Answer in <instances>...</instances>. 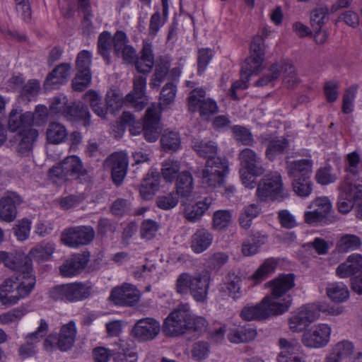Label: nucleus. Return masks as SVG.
<instances>
[{
  "mask_svg": "<svg viewBox=\"0 0 362 362\" xmlns=\"http://www.w3.org/2000/svg\"><path fill=\"white\" fill-rule=\"evenodd\" d=\"M26 267L27 272L6 278L0 284V303L2 305L13 306L33 292L36 279L28 263Z\"/></svg>",
  "mask_w": 362,
  "mask_h": 362,
  "instance_id": "f257e3e1",
  "label": "nucleus"
},
{
  "mask_svg": "<svg viewBox=\"0 0 362 362\" xmlns=\"http://www.w3.org/2000/svg\"><path fill=\"white\" fill-rule=\"evenodd\" d=\"M210 281L211 274L207 271L194 275L183 272L177 276L175 288L179 294L185 295L189 292L196 302L204 303L207 299Z\"/></svg>",
  "mask_w": 362,
  "mask_h": 362,
  "instance_id": "f03ea898",
  "label": "nucleus"
},
{
  "mask_svg": "<svg viewBox=\"0 0 362 362\" xmlns=\"http://www.w3.org/2000/svg\"><path fill=\"white\" fill-rule=\"evenodd\" d=\"M8 125L11 132H20L22 136L18 144L20 151L30 150L38 136L37 131L30 128L33 125L32 112H22V110L18 109L12 110L9 115Z\"/></svg>",
  "mask_w": 362,
  "mask_h": 362,
  "instance_id": "7ed1b4c3",
  "label": "nucleus"
},
{
  "mask_svg": "<svg viewBox=\"0 0 362 362\" xmlns=\"http://www.w3.org/2000/svg\"><path fill=\"white\" fill-rule=\"evenodd\" d=\"M295 286L294 275L291 274H281L276 278L269 281L264 286L269 288V293L264 297H268L267 303L269 305L275 303L286 306L284 313L287 312L292 304V299L287 293Z\"/></svg>",
  "mask_w": 362,
  "mask_h": 362,
  "instance_id": "20e7f679",
  "label": "nucleus"
},
{
  "mask_svg": "<svg viewBox=\"0 0 362 362\" xmlns=\"http://www.w3.org/2000/svg\"><path fill=\"white\" fill-rule=\"evenodd\" d=\"M238 158L241 165L240 175L243 184L247 188H254L253 177L260 176L265 171L260 156L253 150L246 148L240 152Z\"/></svg>",
  "mask_w": 362,
  "mask_h": 362,
  "instance_id": "39448f33",
  "label": "nucleus"
},
{
  "mask_svg": "<svg viewBox=\"0 0 362 362\" xmlns=\"http://www.w3.org/2000/svg\"><path fill=\"white\" fill-rule=\"evenodd\" d=\"M339 189V211L347 214L355 206L356 216L362 219V184L350 185L348 182H341Z\"/></svg>",
  "mask_w": 362,
  "mask_h": 362,
  "instance_id": "423d86ee",
  "label": "nucleus"
},
{
  "mask_svg": "<svg viewBox=\"0 0 362 362\" xmlns=\"http://www.w3.org/2000/svg\"><path fill=\"white\" fill-rule=\"evenodd\" d=\"M92 293L93 288L89 284L74 282L54 287L49 291V296L54 300L74 303L89 298Z\"/></svg>",
  "mask_w": 362,
  "mask_h": 362,
  "instance_id": "0eeeda50",
  "label": "nucleus"
},
{
  "mask_svg": "<svg viewBox=\"0 0 362 362\" xmlns=\"http://www.w3.org/2000/svg\"><path fill=\"white\" fill-rule=\"evenodd\" d=\"M229 173L228 162L222 158H214L206 160L199 177L202 184L208 187H221Z\"/></svg>",
  "mask_w": 362,
  "mask_h": 362,
  "instance_id": "6e6552de",
  "label": "nucleus"
},
{
  "mask_svg": "<svg viewBox=\"0 0 362 362\" xmlns=\"http://www.w3.org/2000/svg\"><path fill=\"white\" fill-rule=\"evenodd\" d=\"M257 196L262 201L268 198L272 199L286 198L288 193L284 187L281 175L274 172L265 175L257 186Z\"/></svg>",
  "mask_w": 362,
  "mask_h": 362,
  "instance_id": "1a4fd4ad",
  "label": "nucleus"
},
{
  "mask_svg": "<svg viewBox=\"0 0 362 362\" xmlns=\"http://www.w3.org/2000/svg\"><path fill=\"white\" fill-rule=\"evenodd\" d=\"M77 332L76 322L71 320L62 325L57 336L49 335L45 340L44 346L47 350L54 346L62 351L70 350L75 344Z\"/></svg>",
  "mask_w": 362,
  "mask_h": 362,
  "instance_id": "9d476101",
  "label": "nucleus"
},
{
  "mask_svg": "<svg viewBox=\"0 0 362 362\" xmlns=\"http://www.w3.org/2000/svg\"><path fill=\"white\" fill-rule=\"evenodd\" d=\"M268 297H264L259 303L255 305H247L240 313L242 319L246 321L264 320L272 315H280L284 313L286 306L273 303L269 305Z\"/></svg>",
  "mask_w": 362,
  "mask_h": 362,
  "instance_id": "9b49d317",
  "label": "nucleus"
},
{
  "mask_svg": "<svg viewBox=\"0 0 362 362\" xmlns=\"http://www.w3.org/2000/svg\"><path fill=\"white\" fill-rule=\"evenodd\" d=\"M189 317V304L180 305L165 320L163 326V332L168 336H178L185 333L187 331Z\"/></svg>",
  "mask_w": 362,
  "mask_h": 362,
  "instance_id": "f8f14e48",
  "label": "nucleus"
},
{
  "mask_svg": "<svg viewBox=\"0 0 362 362\" xmlns=\"http://www.w3.org/2000/svg\"><path fill=\"white\" fill-rule=\"evenodd\" d=\"M95 237L91 226H78L64 229L61 235L62 243L69 247L78 248L89 244Z\"/></svg>",
  "mask_w": 362,
  "mask_h": 362,
  "instance_id": "ddd939ff",
  "label": "nucleus"
},
{
  "mask_svg": "<svg viewBox=\"0 0 362 362\" xmlns=\"http://www.w3.org/2000/svg\"><path fill=\"white\" fill-rule=\"evenodd\" d=\"M332 327L327 323L317 324L306 329L301 338L303 344L310 349L325 347L329 342Z\"/></svg>",
  "mask_w": 362,
  "mask_h": 362,
  "instance_id": "4468645a",
  "label": "nucleus"
},
{
  "mask_svg": "<svg viewBox=\"0 0 362 362\" xmlns=\"http://www.w3.org/2000/svg\"><path fill=\"white\" fill-rule=\"evenodd\" d=\"M313 304H307L294 311L288 320L289 329L292 332H303L311 323L318 320V314Z\"/></svg>",
  "mask_w": 362,
  "mask_h": 362,
  "instance_id": "2eb2a0df",
  "label": "nucleus"
},
{
  "mask_svg": "<svg viewBox=\"0 0 362 362\" xmlns=\"http://www.w3.org/2000/svg\"><path fill=\"white\" fill-rule=\"evenodd\" d=\"M85 170L80 158L76 156L66 157L62 163L49 170V177H73L78 178L83 175Z\"/></svg>",
  "mask_w": 362,
  "mask_h": 362,
  "instance_id": "dca6fc26",
  "label": "nucleus"
},
{
  "mask_svg": "<svg viewBox=\"0 0 362 362\" xmlns=\"http://www.w3.org/2000/svg\"><path fill=\"white\" fill-rule=\"evenodd\" d=\"M128 164V156L124 152L112 153L105 159L104 167L111 170L112 179L116 185L122 183L127 172Z\"/></svg>",
  "mask_w": 362,
  "mask_h": 362,
  "instance_id": "f3484780",
  "label": "nucleus"
},
{
  "mask_svg": "<svg viewBox=\"0 0 362 362\" xmlns=\"http://www.w3.org/2000/svg\"><path fill=\"white\" fill-rule=\"evenodd\" d=\"M160 331V322L152 317L139 320L134 325L132 335L139 341H147L155 339Z\"/></svg>",
  "mask_w": 362,
  "mask_h": 362,
  "instance_id": "a211bd4d",
  "label": "nucleus"
},
{
  "mask_svg": "<svg viewBox=\"0 0 362 362\" xmlns=\"http://www.w3.org/2000/svg\"><path fill=\"white\" fill-rule=\"evenodd\" d=\"M160 109L153 105L146 110L143 127L144 136L148 142L156 141L161 132L160 124Z\"/></svg>",
  "mask_w": 362,
  "mask_h": 362,
  "instance_id": "6ab92c4d",
  "label": "nucleus"
},
{
  "mask_svg": "<svg viewBox=\"0 0 362 362\" xmlns=\"http://www.w3.org/2000/svg\"><path fill=\"white\" fill-rule=\"evenodd\" d=\"M88 252L76 253L65 259L59 267V273L64 277H73L78 275L86 268L89 262Z\"/></svg>",
  "mask_w": 362,
  "mask_h": 362,
  "instance_id": "aec40b11",
  "label": "nucleus"
},
{
  "mask_svg": "<svg viewBox=\"0 0 362 362\" xmlns=\"http://www.w3.org/2000/svg\"><path fill=\"white\" fill-rule=\"evenodd\" d=\"M344 171L346 176L341 182L362 184V157L356 151L346 155Z\"/></svg>",
  "mask_w": 362,
  "mask_h": 362,
  "instance_id": "412c9836",
  "label": "nucleus"
},
{
  "mask_svg": "<svg viewBox=\"0 0 362 362\" xmlns=\"http://www.w3.org/2000/svg\"><path fill=\"white\" fill-rule=\"evenodd\" d=\"M48 329V322L45 319H41L36 331L26 336L25 344L19 348V355L22 358L33 356L36 352L37 344L47 334Z\"/></svg>",
  "mask_w": 362,
  "mask_h": 362,
  "instance_id": "4be33fe9",
  "label": "nucleus"
},
{
  "mask_svg": "<svg viewBox=\"0 0 362 362\" xmlns=\"http://www.w3.org/2000/svg\"><path fill=\"white\" fill-rule=\"evenodd\" d=\"M278 344L281 349L278 362H306L305 356L300 353V346L296 340L280 338Z\"/></svg>",
  "mask_w": 362,
  "mask_h": 362,
  "instance_id": "5701e85b",
  "label": "nucleus"
},
{
  "mask_svg": "<svg viewBox=\"0 0 362 362\" xmlns=\"http://www.w3.org/2000/svg\"><path fill=\"white\" fill-rule=\"evenodd\" d=\"M22 203L21 197L14 192H7L0 199V219L11 223L17 217V207Z\"/></svg>",
  "mask_w": 362,
  "mask_h": 362,
  "instance_id": "b1692460",
  "label": "nucleus"
},
{
  "mask_svg": "<svg viewBox=\"0 0 362 362\" xmlns=\"http://www.w3.org/2000/svg\"><path fill=\"white\" fill-rule=\"evenodd\" d=\"M110 298L116 305L132 306L139 301L140 292L133 285L124 284L112 291Z\"/></svg>",
  "mask_w": 362,
  "mask_h": 362,
  "instance_id": "393cba45",
  "label": "nucleus"
},
{
  "mask_svg": "<svg viewBox=\"0 0 362 362\" xmlns=\"http://www.w3.org/2000/svg\"><path fill=\"white\" fill-rule=\"evenodd\" d=\"M146 79L141 76H135L132 92L125 98V102L137 110H141L147 103L145 95Z\"/></svg>",
  "mask_w": 362,
  "mask_h": 362,
  "instance_id": "a878e982",
  "label": "nucleus"
},
{
  "mask_svg": "<svg viewBox=\"0 0 362 362\" xmlns=\"http://www.w3.org/2000/svg\"><path fill=\"white\" fill-rule=\"evenodd\" d=\"M127 37L122 31H117L114 35V50L118 57H121L125 62L132 63L136 57V50L127 45Z\"/></svg>",
  "mask_w": 362,
  "mask_h": 362,
  "instance_id": "bb28decb",
  "label": "nucleus"
},
{
  "mask_svg": "<svg viewBox=\"0 0 362 362\" xmlns=\"http://www.w3.org/2000/svg\"><path fill=\"white\" fill-rule=\"evenodd\" d=\"M329 352L341 361L351 359L352 362H359L362 358L361 352L354 354V345L349 340L338 341L332 346Z\"/></svg>",
  "mask_w": 362,
  "mask_h": 362,
  "instance_id": "cd10ccee",
  "label": "nucleus"
},
{
  "mask_svg": "<svg viewBox=\"0 0 362 362\" xmlns=\"http://www.w3.org/2000/svg\"><path fill=\"white\" fill-rule=\"evenodd\" d=\"M2 254L0 257V264L4 263V266L13 271H18L19 274L27 272V263L30 267V272H33L32 262L28 257H21L13 253L7 252L6 251H0Z\"/></svg>",
  "mask_w": 362,
  "mask_h": 362,
  "instance_id": "c85d7f7f",
  "label": "nucleus"
},
{
  "mask_svg": "<svg viewBox=\"0 0 362 362\" xmlns=\"http://www.w3.org/2000/svg\"><path fill=\"white\" fill-rule=\"evenodd\" d=\"M212 204V199L206 197L194 204H187L184 208V217L189 222L199 221Z\"/></svg>",
  "mask_w": 362,
  "mask_h": 362,
  "instance_id": "c756f323",
  "label": "nucleus"
},
{
  "mask_svg": "<svg viewBox=\"0 0 362 362\" xmlns=\"http://www.w3.org/2000/svg\"><path fill=\"white\" fill-rule=\"evenodd\" d=\"M362 269V255L354 253L348 257L346 260L340 264L337 269L336 274L341 279L348 278Z\"/></svg>",
  "mask_w": 362,
  "mask_h": 362,
  "instance_id": "7c9ffc66",
  "label": "nucleus"
},
{
  "mask_svg": "<svg viewBox=\"0 0 362 362\" xmlns=\"http://www.w3.org/2000/svg\"><path fill=\"white\" fill-rule=\"evenodd\" d=\"M313 168V160L310 158L300 159L287 163V171L291 178L310 177Z\"/></svg>",
  "mask_w": 362,
  "mask_h": 362,
  "instance_id": "2f4dec72",
  "label": "nucleus"
},
{
  "mask_svg": "<svg viewBox=\"0 0 362 362\" xmlns=\"http://www.w3.org/2000/svg\"><path fill=\"white\" fill-rule=\"evenodd\" d=\"M213 240L214 235L211 232L205 228L199 229L192 236L191 248L197 254L202 253L211 246Z\"/></svg>",
  "mask_w": 362,
  "mask_h": 362,
  "instance_id": "473e14b6",
  "label": "nucleus"
},
{
  "mask_svg": "<svg viewBox=\"0 0 362 362\" xmlns=\"http://www.w3.org/2000/svg\"><path fill=\"white\" fill-rule=\"evenodd\" d=\"M71 66L69 64H61L50 72L45 80V86L47 88H55L66 81L70 75Z\"/></svg>",
  "mask_w": 362,
  "mask_h": 362,
  "instance_id": "72a5a7b5",
  "label": "nucleus"
},
{
  "mask_svg": "<svg viewBox=\"0 0 362 362\" xmlns=\"http://www.w3.org/2000/svg\"><path fill=\"white\" fill-rule=\"evenodd\" d=\"M160 186L159 176L156 173H148L139 186V194L142 199L149 200L153 198Z\"/></svg>",
  "mask_w": 362,
  "mask_h": 362,
  "instance_id": "f704fd0d",
  "label": "nucleus"
},
{
  "mask_svg": "<svg viewBox=\"0 0 362 362\" xmlns=\"http://www.w3.org/2000/svg\"><path fill=\"white\" fill-rule=\"evenodd\" d=\"M55 250V245L49 242H42L33 247L28 253V259L37 262L49 261Z\"/></svg>",
  "mask_w": 362,
  "mask_h": 362,
  "instance_id": "c9c22d12",
  "label": "nucleus"
},
{
  "mask_svg": "<svg viewBox=\"0 0 362 362\" xmlns=\"http://www.w3.org/2000/svg\"><path fill=\"white\" fill-rule=\"evenodd\" d=\"M154 64V57L151 42L148 40L143 42L141 57L136 62V68L139 72L148 73Z\"/></svg>",
  "mask_w": 362,
  "mask_h": 362,
  "instance_id": "e433bc0d",
  "label": "nucleus"
},
{
  "mask_svg": "<svg viewBox=\"0 0 362 362\" xmlns=\"http://www.w3.org/2000/svg\"><path fill=\"white\" fill-rule=\"evenodd\" d=\"M67 136V129L62 124L57 122H51L48 124L46 129V139L48 143L62 144L66 141Z\"/></svg>",
  "mask_w": 362,
  "mask_h": 362,
  "instance_id": "4c0bfd02",
  "label": "nucleus"
},
{
  "mask_svg": "<svg viewBox=\"0 0 362 362\" xmlns=\"http://www.w3.org/2000/svg\"><path fill=\"white\" fill-rule=\"evenodd\" d=\"M326 294L328 298L337 303L346 301L349 298V291L343 283L332 282L327 284Z\"/></svg>",
  "mask_w": 362,
  "mask_h": 362,
  "instance_id": "58836bf2",
  "label": "nucleus"
},
{
  "mask_svg": "<svg viewBox=\"0 0 362 362\" xmlns=\"http://www.w3.org/2000/svg\"><path fill=\"white\" fill-rule=\"evenodd\" d=\"M257 331L251 327H238L230 330L228 339L231 343H247L255 339Z\"/></svg>",
  "mask_w": 362,
  "mask_h": 362,
  "instance_id": "ea45409f",
  "label": "nucleus"
},
{
  "mask_svg": "<svg viewBox=\"0 0 362 362\" xmlns=\"http://www.w3.org/2000/svg\"><path fill=\"white\" fill-rule=\"evenodd\" d=\"M176 194L183 197H189L194 189V182L192 174L182 171L176 178Z\"/></svg>",
  "mask_w": 362,
  "mask_h": 362,
  "instance_id": "a19ab883",
  "label": "nucleus"
},
{
  "mask_svg": "<svg viewBox=\"0 0 362 362\" xmlns=\"http://www.w3.org/2000/svg\"><path fill=\"white\" fill-rule=\"evenodd\" d=\"M278 66L279 76L282 74L284 86L289 88L294 87L299 82L294 66L288 61H281L278 62Z\"/></svg>",
  "mask_w": 362,
  "mask_h": 362,
  "instance_id": "79ce46f5",
  "label": "nucleus"
},
{
  "mask_svg": "<svg viewBox=\"0 0 362 362\" xmlns=\"http://www.w3.org/2000/svg\"><path fill=\"white\" fill-rule=\"evenodd\" d=\"M362 245L361 238L354 234H342L337 243V249L341 252L359 250Z\"/></svg>",
  "mask_w": 362,
  "mask_h": 362,
  "instance_id": "37998d69",
  "label": "nucleus"
},
{
  "mask_svg": "<svg viewBox=\"0 0 362 362\" xmlns=\"http://www.w3.org/2000/svg\"><path fill=\"white\" fill-rule=\"evenodd\" d=\"M180 169V161L169 158L162 163L160 174L165 182L172 183L179 175Z\"/></svg>",
  "mask_w": 362,
  "mask_h": 362,
  "instance_id": "c03bdc74",
  "label": "nucleus"
},
{
  "mask_svg": "<svg viewBox=\"0 0 362 362\" xmlns=\"http://www.w3.org/2000/svg\"><path fill=\"white\" fill-rule=\"evenodd\" d=\"M261 213V208L258 204H251L245 206L239 216V223L242 228L247 229L252 220L257 218Z\"/></svg>",
  "mask_w": 362,
  "mask_h": 362,
  "instance_id": "a18cd8bd",
  "label": "nucleus"
},
{
  "mask_svg": "<svg viewBox=\"0 0 362 362\" xmlns=\"http://www.w3.org/2000/svg\"><path fill=\"white\" fill-rule=\"evenodd\" d=\"M292 188L296 195L300 197H308L312 193L313 183L310 177L292 178Z\"/></svg>",
  "mask_w": 362,
  "mask_h": 362,
  "instance_id": "49530a36",
  "label": "nucleus"
},
{
  "mask_svg": "<svg viewBox=\"0 0 362 362\" xmlns=\"http://www.w3.org/2000/svg\"><path fill=\"white\" fill-rule=\"evenodd\" d=\"M202 88H196L191 90L187 97V108L189 112H197L208 98Z\"/></svg>",
  "mask_w": 362,
  "mask_h": 362,
  "instance_id": "de8ad7c7",
  "label": "nucleus"
},
{
  "mask_svg": "<svg viewBox=\"0 0 362 362\" xmlns=\"http://www.w3.org/2000/svg\"><path fill=\"white\" fill-rule=\"evenodd\" d=\"M160 143L162 148L166 151H177L181 146L178 133L173 131H165L161 136Z\"/></svg>",
  "mask_w": 362,
  "mask_h": 362,
  "instance_id": "09e8293b",
  "label": "nucleus"
},
{
  "mask_svg": "<svg viewBox=\"0 0 362 362\" xmlns=\"http://www.w3.org/2000/svg\"><path fill=\"white\" fill-rule=\"evenodd\" d=\"M276 262L273 259H268L259 266L256 272L251 276L250 279L255 284H259L272 274L276 268Z\"/></svg>",
  "mask_w": 362,
  "mask_h": 362,
  "instance_id": "8fccbe9b",
  "label": "nucleus"
},
{
  "mask_svg": "<svg viewBox=\"0 0 362 362\" xmlns=\"http://www.w3.org/2000/svg\"><path fill=\"white\" fill-rule=\"evenodd\" d=\"M264 59L249 56L242 66L241 71L246 74L247 78L258 74L263 68Z\"/></svg>",
  "mask_w": 362,
  "mask_h": 362,
  "instance_id": "3c124183",
  "label": "nucleus"
},
{
  "mask_svg": "<svg viewBox=\"0 0 362 362\" xmlns=\"http://www.w3.org/2000/svg\"><path fill=\"white\" fill-rule=\"evenodd\" d=\"M288 145V141L283 137L272 139L266 151L267 158L269 160H274L276 156L284 152Z\"/></svg>",
  "mask_w": 362,
  "mask_h": 362,
  "instance_id": "603ef678",
  "label": "nucleus"
},
{
  "mask_svg": "<svg viewBox=\"0 0 362 362\" xmlns=\"http://www.w3.org/2000/svg\"><path fill=\"white\" fill-rule=\"evenodd\" d=\"M232 221L231 213L228 210H218L214 212L212 227L216 230L226 229Z\"/></svg>",
  "mask_w": 362,
  "mask_h": 362,
  "instance_id": "864d4df0",
  "label": "nucleus"
},
{
  "mask_svg": "<svg viewBox=\"0 0 362 362\" xmlns=\"http://www.w3.org/2000/svg\"><path fill=\"white\" fill-rule=\"evenodd\" d=\"M194 148L199 156L207 158V160L218 158L216 156L218 151L217 146L212 141H201L197 144H194Z\"/></svg>",
  "mask_w": 362,
  "mask_h": 362,
  "instance_id": "5fc2aeb1",
  "label": "nucleus"
},
{
  "mask_svg": "<svg viewBox=\"0 0 362 362\" xmlns=\"http://www.w3.org/2000/svg\"><path fill=\"white\" fill-rule=\"evenodd\" d=\"M114 45V37L112 38L110 33L108 32L102 33L98 38V47L100 54L106 60L107 64L110 63V50Z\"/></svg>",
  "mask_w": 362,
  "mask_h": 362,
  "instance_id": "6e6d98bb",
  "label": "nucleus"
},
{
  "mask_svg": "<svg viewBox=\"0 0 362 362\" xmlns=\"http://www.w3.org/2000/svg\"><path fill=\"white\" fill-rule=\"evenodd\" d=\"M315 179L318 184L327 185L334 183L337 180V175L332 173V167L327 165L316 170Z\"/></svg>",
  "mask_w": 362,
  "mask_h": 362,
  "instance_id": "4d7b16f0",
  "label": "nucleus"
},
{
  "mask_svg": "<svg viewBox=\"0 0 362 362\" xmlns=\"http://www.w3.org/2000/svg\"><path fill=\"white\" fill-rule=\"evenodd\" d=\"M113 362H137L138 355L134 349L123 346L112 354Z\"/></svg>",
  "mask_w": 362,
  "mask_h": 362,
  "instance_id": "13d9d810",
  "label": "nucleus"
},
{
  "mask_svg": "<svg viewBox=\"0 0 362 362\" xmlns=\"http://www.w3.org/2000/svg\"><path fill=\"white\" fill-rule=\"evenodd\" d=\"M209 344L204 341H197L193 343L189 349V354L195 361L205 359L209 356Z\"/></svg>",
  "mask_w": 362,
  "mask_h": 362,
  "instance_id": "bf43d9fd",
  "label": "nucleus"
},
{
  "mask_svg": "<svg viewBox=\"0 0 362 362\" xmlns=\"http://www.w3.org/2000/svg\"><path fill=\"white\" fill-rule=\"evenodd\" d=\"M90 113L88 109L86 106L79 105L69 108V113L66 117L67 119L74 120H81L84 126L89 125L90 124Z\"/></svg>",
  "mask_w": 362,
  "mask_h": 362,
  "instance_id": "052dcab7",
  "label": "nucleus"
},
{
  "mask_svg": "<svg viewBox=\"0 0 362 362\" xmlns=\"http://www.w3.org/2000/svg\"><path fill=\"white\" fill-rule=\"evenodd\" d=\"M313 308L318 314V319L320 316V313L327 315L338 316L344 313V307L339 305H332L325 302H318L312 303Z\"/></svg>",
  "mask_w": 362,
  "mask_h": 362,
  "instance_id": "680f3d73",
  "label": "nucleus"
},
{
  "mask_svg": "<svg viewBox=\"0 0 362 362\" xmlns=\"http://www.w3.org/2000/svg\"><path fill=\"white\" fill-rule=\"evenodd\" d=\"M279 77V68L278 62L274 63L258 81L255 83L256 86H265L273 85L274 82Z\"/></svg>",
  "mask_w": 362,
  "mask_h": 362,
  "instance_id": "e2e57ef3",
  "label": "nucleus"
},
{
  "mask_svg": "<svg viewBox=\"0 0 362 362\" xmlns=\"http://www.w3.org/2000/svg\"><path fill=\"white\" fill-rule=\"evenodd\" d=\"M24 315L25 311L22 308H17L10 310L0 314V324L2 325L17 324Z\"/></svg>",
  "mask_w": 362,
  "mask_h": 362,
  "instance_id": "0e129e2a",
  "label": "nucleus"
},
{
  "mask_svg": "<svg viewBox=\"0 0 362 362\" xmlns=\"http://www.w3.org/2000/svg\"><path fill=\"white\" fill-rule=\"evenodd\" d=\"M170 67V61L168 58H160L156 65L154 81L152 83L153 86H159L168 74Z\"/></svg>",
  "mask_w": 362,
  "mask_h": 362,
  "instance_id": "69168bd1",
  "label": "nucleus"
},
{
  "mask_svg": "<svg viewBox=\"0 0 362 362\" xmlns=\"http://www.w3.org/2000/svg\"><path fill=\"white\" fill-rule=\"evenodd\" d=\"M133 274L135 278L144 280H154L157 279V272L156 267L153 264L149 266L144 264L138 267L133 271Z\"/></svg>",
  "mask_w": 362,
  "mask_h": 362,
  "instance_id": "338daca9",
  "label": "nucleus"
},
{
  "mask_svg": "<svg viewBox=\"0 0 362 362\" xmlns=\"http://www.w3.org/2000/svg\"><path fill=\"white\" fill-rule=\"evenodd\" d=\"M39 90L40 83L37 80H30L23 86L20 97L23 100L30 101L37 96Z\"/></svg>",
  "mask_w": 362,
  "mask_h": 362,
  "instance_id": "774afa93",
  "label": "nucleus"
}]
</instances>
